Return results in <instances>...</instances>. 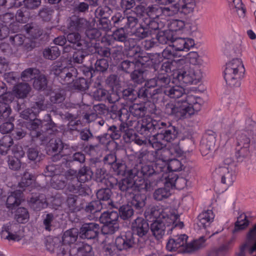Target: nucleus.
<instances>
[{
	"mask_svg": "<svg viewBox=\"0 0 256 256\" xmlns=\"http://www.w3.org/2000/svg\"><path fill=\"white\" fill-rule=\"evenodd\" d=\"M92 175V172L88 167H83L78 173L70 169L64 174L61 173L51 178L50 184L53 188L58 190L62 189L67 185L66 188L69 192L82 195L84 192L82 183L90 180Z\"/></svg>",
	"mask_w": 256,
	"mask_h": 256,
	"instance_id": "1",
	"label": "nucleus"
},
{
	"mask_svg": "<svg viewBox=\"0 0 256 256\" xmlns=\"http://www.w3.org/2000/svg\"><path fill=\"white\" fill-rule=\"evenodd\" d=\"M108 186L114 188L118 186L119 190L124 193L125 196L136 210H140L146 204V198L144 194L138 192L142 189L146 188V184L143 186L142 183L138 182L136 177L130 175V170L128 172V176L118 182L115 178L112 177L106 180Z\"/></svg>",
	"mask_w": 256,
	"mask_h": 256,
	"instance_id": "2",
	"label": "nucleus"
},
{
	"mask_svg": "<svg viewBox=\"0 0 256 256\" xmlns=\"http://www.w3.org/2000/svg\"><path fill=\"white\" fill-rule=\"evenodd\" d=\"M136 124L135 130L141 134L147 135L149 132L158 130L166 144L173 142L178 137V129L170 122L157 121L151 118H145Z\"/></svg>",
	"mask_w": 256,
	"mask_h": 256,
	"instance_id": "3",
	"label": "nucleus"
},
{
	"mask_svg": "<svg viewBox=\"0 0 256 256\" xmlns=\"http://www.w3.org/2000/svg\"><path fill=\"white\" fill-rule=\"evenodd\" d=\"M78 230L73 228L64 232L59 250L63 255L68 252L70 256H94L92 246L84 242H76Z\"/></svg>",
	"mask_w": 256,
	"mask_h": 256,
	"instance_id": "4",
	"label": "nucleus"
},
{
	"mask_svg": "<svg viewBox=\"0 0 256 256\" xmlns=\"http://www.w3.org/2000/svg\"><path fill=\"white\" fill-rule=\"evenodd\" d=\"M203 103L200 97L187 96L184 104L181 102H170L167 103L164 108V112L168 116H174L178 118H184L200 110Z\"/></svg>",
	"mask_w": 256,
	"mask_h": 256,
	"instance_id": "5",
	"label": "nucleus"
},
{
	"mask_svg": "<svg viewBox=\"0 0 256 256\" xmlns=\"http://www.w3.org/2000/svg\"><path fill=\"white\" fill-rule=\"evenodd\" d=\"M143 157L152 164L144 165L140 164L136 165L133 168L130 170V175L136 177L138 180V182L142 183L143 186L146 184V188L145 189L148 190V184L146 182L144 178L153 174H160L161 172H163L164 169L166 168L167 161L165 159L166 158H161L160 159L156 157L154 158V160H150V158L145 156V154Z\"/></svg>",
	"mask_w": 256,
	"mask_h": 256,
	"instance_id": "6",
	"label": "nucleus"
},
{
	"mask_svg": "<svg viewBox=\"0 0 256 256\" xmlns=\"http://www.w3.org/2000/svg\"><path fill=\"white\" fill-rule=\"evenodd\" d=\"M188 236L186 234L173 235V238H170L167 242L166 248L170 252L176 251L181 248L178 252L190 253L204 246L206 239L203 236L187 243Z\"/></svg>",
	"mask_w": 256,
	"mask_h": 256,
	"instance_id": "7",
	"label": "nucleus"
},
{
	"mask_svg": "<svg viewBox=\"0 0 256 256\" xmlns=\"http://www.w3.org/2000/svg\"><path fill=\"white\" fill-rule=\"evenodd\" d=\"M246 132H244L238 134L236 139V157L239 162L248 158L250 152L256 150V136L252 135L250 139Z\"/></svg>",
	"mask_w": 256,
	"mask_h": 256,
	"instance_id": "8",
	"label": "nucleus"
},
{
	"mask_svg": "<svg viewBox=\"0 0 256 256\" xmlns=\"http://www.w3.org/2000/svg\"><path fill=\"white\" fill-rule=\"evenodd\" d=\"M148 144L154 148L155 150L150 151L145 154V156L150 158V160H154V158H166L168 161V158L166 154L168 153V151L164 150V148L166 146V143L162 137V135L160 134L159 132L152 136H150L148 139Z\"/></svg>",
	"mask_w": 256,
	"mask_h": 256,
	"instance_id": "9",
	"label": "nucleus"
},
{
	"mask_svg": "<svg viewBox=\"0 0 256 256\" xmlns=\"http://www.w3.org/2000/svg\"><path fill=\"white\" fill-rule=\"evenodd\" d=\"M26 128L30 130L32 138L40 137L42 134V132H44V130H45L46 135L54 134L58 132L56 124L51 120L44 124L42 121L36 118L26 124Z\"/></svg>",
	"mask_w": 256,
	"mask_h": 256,
	"instance_id": "10",
	"label": "nucleus"
},
{
	"mask_svg": "<svg viewBox=\"0 0 256 256\" xmlns=\"http://www.w3.org/2000/svg\"><path fill=\"white\" fill-rule=\"evenodd\" d=\"M154 220L150 225V230L153 236L157 240L162 238L164 235L165 232L166 230L168 234L169 231H172L176 227L182 228L184 226V223L180 222L178 220Z\"/></svg>",
	"mask_w": 256,
	"mask_h": 256,
	"instance_id": "11",
	"label": "nucleus"
},
{
	"mask_svg": "<svg viewBox=\"0 0 256 256\" xmlns=\"http://www.w3.org/2000/svg\"><path fill=\"white\" fill-rule=\"evenodd\" d=\"M174 78L181 84H196L202 78V72L196 66L190 67L186 70H180L174 74Z\"/></svg>",
	"mask_w": 256,
	"mask_h": 256,
	"instance_id": "12",
	"label": "nucleus"
},
{
	"mask_svg": "<svg viewBox=\"0 0 256 256\" xmlns=\"http://www.w3.org/2000/svg\"><path fill=\"white\" fill-rule=\"evenodd\" d=\"M118 213L114 210L104 212L101 214L99 220L104 224L102 230L106 234H113L118 230Z\"/></svg>",
	"mask_w": 256,
	"mask_h": 256,
	"instance_id": "13",
	"label": "nucleus"
},
{
	"mask_svg": "<svg viewBox=\"0 0 256 256\" xmlns=\"http://www.w3.org/2000/svg\"><path fill=\"white\" fill-rule=\"evenodd\" d=\"M111 20L116 27L130 29L134 28L138 22L137 16L128 15L124 12L116 13L112 16Z\"/></svg>",
	"mask_w": 256,
	"mask_h": 256,
	"instance_id": "14",
	"label": "nucleus"
},
{
	"mask_svg": "<svg viewBox=\"0 0 256 256\" xmlns=\"http://www.w3.org/2000/svg\"><path fill=\"white\" fill-rule=\"evenodd\" d=\"M53 72L58 80L62 84H70L78 74L77 70L73 66L62 68L56 66Z\"/></svg>",
	"mask_w": 256,
	"mask_h": 256,
	"instance_id": "15",
	"label": "nucleus"
},
{
	"mask_svg": "<svg viewBox=\"0 0 256 256\" xmlns=\"http://www.w3.org/2000/svg\"><path fill=\"white\" fill-rule=\"evenodd\" d=\"M144 214L146 218H154L155 220H165L171 221L172 220H178L180 216L178 214H167L164 211L160 206L150 205L146 210Z\"/></svg>",
	"mask_w": 256,
	"mask_h": 256,
	"instance_id": "16",
	"label": "nucleus"
},
{
	"mask_svg": "<svg viewBox=\"0 0 256 256\" xmlns=\"http://www.w3.org/2000/svg\"><path fill=\"white\" fill-rule=\"evenodd\" d=\"M20 227L18 224L8 223L4 225L2 228V238L8 240H20L23 237Z\"/></svg>",
	"mask_w": 256,
	"mask_h": 256,
	"instance_id": "17",
	"label": "nucleus"
},
{
	"mask_svg": "<svg viewBox=\"0 0 256 256\" xmlns=\"http://www.w3.org/2000/svg\"><path fill=\"white\" fill-rule=\"evenodd\" d=\"M164 92L166 96L170 98L178 99L182 98V99L178 101L182 104H184V102L186 101L188 96L190 95L193 97H198L191 92H186V90L180 86H170L164 89Z\"/></svg>",
	"mask_w": 256,
	"mask_h": 256,
	"instance_id": "18",
	"label": "nucleus"
},
{
	"mask_svg": "<svg viewBox=\"0 0 256 256\" xmlns=\"http://www.w3.org/2000/svg\"><path fill=\"white\" fill-rule=\"evenodd\" d=\"M116 247L118 250H127L132 248L134 244L132 233L128 232L116 238L115 240Z\"/></svg>",
	"mask_w": 256,
	"mask_h": 256,
	"instance_id": "19",
	"label": "nucleus"
},
{
	"mask_svg": "<svg viewBox=\"0 0 256 256\" xmlns=\"http://www.w3.org/2000/svg\"><path fill=\"white\" fill-rule=\"evenodd\" d=\"M100 228L99 224L95 222L84 224L78 231L80 236L82 238L94 239L98 236Z\"/></svg>",
	"mask_w": 256,
	"mask_h": 256,
	"instance_id": "20",
	"label": "nucleus"
},
{
	"mask_svg": "<svg viewBox=\"0 0 256 256\" xmlns=\"http://www.w3.org/2000/svg\"><path fill=\"white\" fill-rule=\"evenodd\" d=\"M246 250L250 252L256 250V224L248 234L246 242L240 246L238 256H244Z\"/></svg>",
	"mask_w": 256,
	"mask_h": 256,
	"instance_id": "21",
	"label": "nucleus"
},
{
	"mask_svg": "<svg viewBox=\"0 0 256 256\" xmlns=\"http://www.w3.org/2000/svg\"><path fill=\"white\" fill-rule=\"evenodd\" d=\"M215 172L221 178V182L228 186L232 185L236 180L235 170H232V168L218 167Z\"/></svg>",
	"mask_w": 256,
	"mask_h": 256,
	"instance_id": "22",
	"label": "nucleus"
},
{
	"mask_svg": "<svg viewBox=\"0 0 256 256\" xmlns=\"http://www.w3.org/2000/svg\"><path fill=\"white\" fill-rule=\"evenodd\" d=\"M174 50L179 54V52L182 51H188L190 48H192L194 44V41L193 39L190 38H175L174 36V39L170 44Z\"/></svg>",
	"mask_w": 256,
	"mask_h": 256,
	"instance_id": "23",
	"label": "nucleus"
},
{
	"mask_svg": "<svg viewBox=\"0 0 256 256\" xmlns=\"http://www.w3.org/2000/svg\"><path fill=\"white\" fill-rule=\"evenodd\" d=\"M132 228L134 233L140 237H142L147 234L150 226L144 218L138 216L132 222Z\"/></svg>",
	"mask_w": 256,
	"mask_h": 256,
	"instance_id": "24",
	"label": "nucleus"
},
{
	"mask_svg": "<svg viewBox=\"0 0 256 256\" xmlns=\"http://www.w3.org/2000/svg\"><path fill=\"white\" fill-rule=\"evenodd\" d=\"M66 39L72 44L74 49L87 50L90 46L89 43L82 39L80 34L78 32L69 33L67 35Z\"/></svg>",
	"mask_w": 256,
	"mask_h": 256,
	"instance_id": "25",
	"label": "nucleus"
},
{
	"mask_svg": "<svg viewBox=\"0 0 256 256\" xmlns=\"http://www.w3.org/2000/svg\"><path fill=\"white\" fill-rule=\"evenodd\" d=\"M130 29V28H120L115 30L112 34V37L116 40L124 42L125 46H128L129 44L128 49L130 50L132 48H134L136 45V42L134 40V38H129L127 40V34L124 32V30Z\"/></svg>",
	"mask_w": 256,
	"mask_h": 256,
	"instance_id": "26",
	"label": "nucleus"
},
{
	"mask_svg": "<svg viewBox=\"0 0 256 256\" xmlns=\"http://www.w3.org/2000/svg\"><path fill=\"white\" fill-rule=\"evenodd\" d=\"M216 137L214 134H206L200 146V150L202 156H206L214 148Z\"/></svg>",
	"mask_w": 256,
	"mask_h": 256,
	"instance_id": "27",
	"label": "nucleus"
},
{
	"mask_svg": "<svg viewBox=\"0 0 256 256\" xmlns=\"http://www.w3.org/2000/svg\"><path fill=\"white\" fill-rule=\"evenodd\" d=\"M244 73L232 71L228 73V70L224 71V78L228 85L231 87H239L240 86V79Z\"/></svg>",
	"mask_w": 256,
	"mask_h": 256,
	"instance_id": "28",
	"label": "nucleus"
},
{
	"mask_svg": "<svg viewBox=\"0 0 256 256\" xmlns=\"http://www.w3.org/2000/svg\"><path fill=\"white\" fill-rule=\"evenodd\" d=\"M88 24L86 19L73 16L70 18L68 28L70 32L82 31L86 28Z\"/></svg>",
	"mask_w": 256,
	"mask_h": 256,
	"instance_id": "29",
	"label": "nucleus"
},
{
	"mask_svg": "<svg viewBox=\"0 0 256 256\" xmlns=\"http://www.w3.org/2000/svg\"><path fill=\"white\" fill-rule=\"evenodd\" d=\"M214 214L212 210H208L202 212L198 216V224L204 228L209 226L213 222Z\"/></svg>",
	"mask_w": 256,
	"mask_h": 256,
	"instance_id": "30",
	"label": "nucleus"
},
{
	"mask_svg": "<svg viewBox=\"0 0 256 256\" xmlns=\"http://www.w3.org/2000/svg\"><path fill=\"white\" fill-rule=\"evenodd\" d=\"M129 111L130 114L138 118H142L140 120L134 122V128H135L134 126L136 124V123L140 120L145 118V117L143 116L146 114V107L144 103L134 104L130 106ZM146 118L148 117L146 116Z\"/></svg>",
	"mask_w": 256,
	"mask_h": 256,
	"instance_id": "31",
	"label": "nucleus"
},
{
	"mask_svg": "<svg viewBox=\"0 0 256 256\" xmlns=\"http://www.w3.org/2000/svg\"><path fill=\"white\" fill-rule=\"evenodd\" d=\"M31 208L36 211H40L46 208L48 204L46 196L44 194H39L38 196H32L30 200Z\"/></svg>",
	"mask_w": 256,
	"mask_h": 256,
	"instance_id": "32",
	"label": "nucleus"
},
{
	"mask_svg": "<svg viewBox=\"0 0 256 256\" xmlns=\"http://www.w3.org/2000/svg\"><path fill=\"white\" fill-rule=\"evenodd\" d=\"M142 15V18L158 19L160 17L163 16L162 7L157 5L148 6Z\"/></svg>",
	"mask_w": 256,
	"mask_h": 256,
	"instance_id": "33",
	"label": "nucleus"
},
{
	"mask_svg": "<svg viewBox=\"0 0 256 256\" xmlns=\"http://www.w3.org/2000/svg\"><path fill=\"white\" fill-rule=\"evenodd\" d=\"M42 226L46 231L50 232L55 228L58 225L56 217L52 213L43 214L42 216Z\"/></svg>",
	"mask_w": 256,
	"mask_h": 256,
	"instance_id": "34",
	"label": "nucleus"
},
{
	"mask_svg": "<svg viewBox=\"0 0 256 256\" xmlns=\"http://www.w3.org/2000/svg\"><path fill=\"white\" fill-rule=\"evenodd\" d=\"M22 192L20 190H16L12 192L7 198L6 205L7 208L10 210H13L15 207L20 204V198Z\"/></svg>",
	"mask_w": 256,
	"mask_h": 256,
	"instance_id": "35",
	"label": "nucleus"
},
{
	"mask_svg": "<svg viewBox=\"0 0 256 256\" xmlns=\"http://www.w3.org/2000/svg\"><path fill=\"white\" fill-rule=\"evenodd\" d=\"M177 4L180 14L184 15L192 13L195 7V0H178Z\"/></svg>",
	"mask_w": 256,
	"mask_h": 256,
	"instance_id": "36",
	"label": "nucleus"
},
{
	"mask_svg": "<svg viewBox=\"0 0 256 256\" xmlns=\"http://www.w3.org/2000/svg\"><path fill=\"white\" fill-rule=\"evenodd\" d=\"M78 196L75 194H70L67 196L65 202L66 209L69 212H74L80 210L78 204Z\"/></svg>",
	"mask_w": 256,
	"mask_h": 256,
	"instance_id": "37",
	"label": "nucleus"
},
{
	"mask_svg": "<svg viewBox=\"0 0 256 256\" xmlns=\"http://www.w3.org/2000/svg\"><path fill=\"white\" fill-rule=\"evenodd\" d=\"M112 192L110 188H101L98 190L96 192V197L98 199V201H100L103 204H105L108 206H111L112 202L110 198Z\"/></svg>",
	"mask_w": 256,
	"mask_h": 256,
	"instance_id": "38",
	"label": "nucleus"
},
{
	"mask_svg": "<svg viewBox=\"0 0 256 256\" xmlns=\"http://www.w3.org/2000/svg\"><path fill=\"white\" fill-rule=\"evenodd\" d=\"M233 123L232 120L229 124L223 122L220 132V137L222 139L227 141L233 136L234 132Z\"/></svg>",
	"mask_w": 256,
	"mask_h": 256,
	"instance_id": "39",
	"label": "nucleus"
},
{
	"mask_svg": "<svg viewBox=\"0 0 256 256\" xmlns=\"http://www.w3.org/2000/svg\"><path fill=\"white\" fill-rule=\"evenodd\" d=\"M229 7L232 13H236L240 18H243L245 14L242 0H228Z\"/></svg>",
	"mask_w": 256,
	"mask_h": 256,
	"instance_id": "40",
	"label": "nucleus"
},
{
	"mask_svg": "<svg viewBox=\"0 0 256 256\" xmlns=\"http://www.w3.org/2000/svg\"><path fill=\"white\" fill-rule=\"evenodd\" d=\"M225 69L228 70V73L231 72L232 70L240 73H244L245 70L242 61L240 59L238 58H234L227 63Z\"/></svg>",
	"mask_w": 256,
	"mask_h": 256,
	"instance_id": "41",
	"label": "nucleus"
},
{
	"mask_svg": "<svg viewBox=\"0 0 256 256\" xmlns=\"http://www.w3.org/2000/svg\"><path fill=\"white\" fill-rule=\"evenodd\" d=\"M30 90V86L27 83H20L14 86L13 92L19 98H25Z\"/></svg>",
	"mask_w": 256,
	"mask_h": 256,
	"instance_id": "42",
	"label": "nucleus"
},
{
	"mask_svg": "<svg viewBox=\"0 0 256 256\" xmlns=\"http://www.w3.org/2000/svg\"><path fill=\"white\" fill-rule=\"evenodd\" d=\"M93 96L96 100L108 101L110 103H114L115 100L112 98L109 92L103 88H98L93 92Z\"/></svg>",
	"mask_w": 256,
	"mask_h": 256,
	"instance_id": "43",
	"label": "nucleus"
},
{
	"mask_svg": "<svg viewBox=\"0 0 256 256\" xmlns=\"http://www.w3.org/2000/svg\"><path fill=\"white\" fill-rule=\"evenodd\" d=\"M64 168L62 165L50 164L46 166L44 171V175L46 177H52L57 176L61 173H64Z\"/></svg>",
	"mask_w": 256,
	"mask_h": 256,
	"instance_id": "44",
	"label": "nucleus"
},
{
	"mask_svg": "<svg viewBox=\"0 0 256 256\" xmlns=\"http://www.w3.org/2000/svg\"><path fill=\"white\" fill-rule=\"evenodd\" d=\"M125 123L121 122L118 127L112 125L108 128L110 137L112 140H118L122 136L123 130L126 128Z\"/></svg>",
	"mask_w": 256,
	"mask_h": 256,
	"instance_id": "45",
	"label": "nucleus"
},
{
	"mask_svg": "<svg viewBox=\"0 0 256 256\" xmlns=\"http://www.w3.org/2000/svg\"><path fill=\"white\" fill-rule=\"evenodd\" d=\"M104 207L106 208V204L100 201L94 200L88 204L84 210L86 212L94 214L100 211Z\"/></svg>",
	"mask_w": 256,
	"mask_h": 256,
	"instance_id": "46",
	"label": "nucleus"
},
{
	"mask_svg": "<svg viewBox=\"0 0 256 256\" xmlns=\"http://www.w3.org/2000/svg\"><path fill=\"white\" fill-rule=\"evenodd\" d=\"M134 48H132L130 51L132 52H136L135 54V62L136 65L140 64L142 66L144 67H148L150 66L149 61L150 58V54H142L137 53L135 50H133Z\"/></svg>",
	"mask_w": 256,
	"mask_h": 256,
	"instance_id": "47",
	"label": "nucleus"
},
{
	"mask_svg": "<svg viewBox=\"0 0 256 256\" xmlns=\"http://www.w3.org/2000/svg\"><path fill=\"white\" fill-rule=\"evenodd\" d=\"M168 160L166 162V168L164 169L163 172L168 170L169 172H174L180 171L182 170L183 166L179 160L177 159L170 160L168 157Z\"/></svg>",
	"mask_w": 256,
	"mask_h": 256,
	"instance_id": "48",
	"label": "nucleus"
},
{
	"mask_svg": "<svg viewBox=\"0 0 256 256\" xmlns=\"http://www.w3.org/2000/svg\"><path fill=\"white\" fill-rule=\"evenodd\" d=\"M174 34L172 32L165 30L164 32H160L158 33L156 36V42L160 44H164L170 43L174 39Z\"/></svg>",
	"mask_w": 256,
	"mask_h": 256,
	"instance_id": "49",
	"label": "nucleus"
},
{
	"mask_svg": "<svg viewBox=\"0 0 256 256\" xmlns=\"http://www.w3.org/2000/svg\"><path fill=\"white\" fill-rule=\"evenodd\" d=\"M158 82V86L160 88L165 89L166 88L170 86V78L168 74L164 72H158L156 75Z\"/></svg>",
	"mask_w": 256,
	"mask_h": 256,
	"instance_id": "50",
	"label": "nucleus"
},
{
	"mask_svg": "<svg viewBox=\"0 0 256 256\" xmlns=\"http://www.w3.org/2000/svg\"><path fill=\"white\" fill-rule=\"evenodd\" d=\"M29 218V213L26 208L21 207L16 210L14 218L20 224L26 223L28 221Z\"/></svg>",
	"mask_w": 256,
	"mask_h": 256,
	"instance_id": "51",
	"label": "nucleus"
},
{
	"mask_svg": "<svg viewBox=\"0 0 256 256\" xmlns=\"http://www.w3.org/2000/svg\"><path fill=\"white\" fill-rule=\"evenodd\" d=\"M62 143L61 140L56 138H51L47 145L48 150L53 152H60L62 150Z\"/></svg>",
	"mask_w": 256,
	"mask_h": 256,
	"instance_id": "52",
	"label": "nucleus"
},
{
	"mask_svg": "<svg viewBox=\"0 0 256 256\" xmlns=\"http://www.w3.org/2000/svg\"><path fill=\"white\" fill-rule=\"evenodd\" d=\"M170 189L164 186V188H158L155 190L153 194L154 198L158 201H160L168 198L171 193Z\"/></svg>",
	"mask_w": 256,
	"mask_h": 256,
	"instance_id": "53",
	"label": "nucleus"
},
{
	"mask_svg": "<svg viewBox=\"0 0 256 256\" xmlns=\"http://www.w3.org/2000/svg\"><path fill=\"white\" fill-rule=\"evenodd\" d=\"M162 177L165 180L164 186L168 188L172 189L174 188L178 178L176 174L169 172L167 174H162Z\"/></svg>",
	"mask_w": 256,
	"mask_h": 256,
	"instance_id": "54",
	"label": "nucleus"
},
{
	"mask_svg": "<svg viewBox=\"0 0 256 256\" xmlns=\"http://www.w3.org/2000/svg\"><path fill=\"white\" fill-rule=\"evenodd\" d=\"M24 29L32 38H36L41 34V32L38 26L35 24L30 23L24 26Z\"/></svg>",
	"mask_w": 256,
	"mask_h": 256,
	"instance_id": "55",
	"label": "nucleus"
},
{
	"mask_svg": "<svg viewBox=\"0 0 256 256\" xmlns=\"http://www.w3.org/2000/svg\"><path fill=\"white\" fill-rule=\"evenodd\" d=\"M60 51L56 46L46 48L43 52L44 56L48 60H54L60 56Z\"/></svg>",
	"mask_w": 256,
	"mask_h": 256,
	"instance_id": "56",
	"label": "nucleus"
},
{
	"mask_svg": "<svg viewBox=\"0 0 256 256\" xmlns=\"http://www.w3.org/2000/svg\"><path fill=\"white\" fill-rule=\"evenodd\" d=\"M249 224V222L247 220L246 216L244 214H240L238 217L237 220L235 222L234 229V232H236L238 230L245 229Z\"/></svg>",
	"mask_w": 256,
	"mask_h": 256,
	"instance_id": "57",
	"label": "nucleus"
},
{
	"mask_svg": "<svg viewBox=\"0 0 256 256\" xmlns=\"http://www.w3.org/2000/svg\"><path fill=\"white\" fill-rule=\"evenodd\" d=\"M150 34V30L144 24H140V27L138 28L133 34V36L138 40L143 39Z\"/></svg>",
	"mask_w": 256,
	"mask_h": 256,
	"instance_id": "58",
	"label": "nucleus"
},
{
	"mask_svg": "<svg viewBox=\"0 0 256 256\" xmlns=\"http://www.w3.org/2000/svg\"><path fill=\"white\" fill-rule=\"evenodd\" d=\"M162 56L166 60H172L174 58L181 56L170 44L163 50Z\"/></svg>",
	"mask_w": 256,
	"mask_h": 256,
	"instance_id": "59",
	"label": "nucleus"
},
{
	"mask_svg": "<svg viewBox=\"0 0 256 256\" xmlns=\"http://www.w3.org/2000/svg\"><path fill=\"white\" fill-rule=\"evenodd\" d=\"M118 214L122 219L128 220L134 214V210L131 206L123 205L119 209Z\"/></svg>",
	"mask_w": 256,
	"mask_h": 256,
	"instance_id": "60",
	"label": "nucleus"
},
{
	"mask_svg": "<svg viewBox=\"0 0 256 256\" xmlns=\"http://www.w3.org/2000/svg\"><path fill=\"white\" fill-rule=\"evenodd\" d=\"M34 78L33 86L35 89L44 90L46 88L48 82L45 76L40 74Z\"/></svg>",
	"mask_w": 256,
	"mask_h": 256,
	"instance_id": "61",
	"label": "nucleus"
},
{
	"mask_svg": "<svg viewBox=\"0 0 256 256\" xmlns=\"http://www.w3.org/2000/svg\"><path fill=\"white\" fill-rule=\"evenodd\" d=\"M15 17L18 22L26 23L30 17V14L26 8H22L17 10Z\"/></svg>",
	"mask_w": 256,
	"mask_h": 256,
	"instance_id": "62",
	"label": "nucleus"
},
{
	"mask_svg": "<svg viewBox=\"0 0 256 256\" xmlns=\"http://www.w3.org/2000/svg\"><path fill=\"white\" fill-rule=\"evenodd\" d=\"M168 30L174 34V32L182 30L185 26L184 21L179 20H173L168 24Z\"/></svg>",
	"mask_w": 256,
	"mask_h": 256,
	"instance_id": "63",
	"label": "nucleus"
},
{
	"mask_svg": "<svg viewBox=\"0 0 256 256\" xmlns=\"http://www.w3.org/2000/svg\"><path fill=\"white\" fill-rule=\"evenodd\" d=\"M124 126L126 128L123 130L122 137L126 143H129L132 142L136 138V134L132 128H128V124L125 123Z\"/></svg>",
	"mask_w": 256,
	"mask_h": 256,
	"instance_id": "64",
	"label": "nucleus"
}]
</instances>
